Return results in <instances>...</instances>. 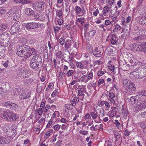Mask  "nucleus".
<instances>
[{
  "mask_svg": "<svg viewBox=\"0 0 146 146\" xmlns=\"http://www.w3.org/2000/svg\"><path fill=\"white\" fill-rule=\"evenodd\" d=\"M44 6V3L42 2H36L33 5L34 8L39 12L43 11Z\"/></svg>",
  "mask_w": 146,
  "mask_h": 146,
  "instance_id": "7ed1b4c3",
  "label": "nucleus"
},
{
  "mask_svg": "<svg viewBox=\"0 0 146 146\" xmlns=\"http://www.w3.org/2000/svg\"><path fill=\"white\" fill-rule=\"evenodd\" d=\"M146 108V103H144L143 102H138L136 104L133 109L134 111L138 112Z\"/></svg>",
  "mask_w": 146,
  "mask_h": 146,
  "instance_id": "f03ea898",
  "label": "nucleus"
},
{
  "mask_svg": "<svg viewBox=\"0 0 146 146\" xmlns=\"http://www.w3.org/2000/svg\"><path fill=\"white\" fill-rule=\"evenodd\" d=\"M84 20L85 19L84 18L80 17L78 18L76 21H78L82 25H83L84 23Z\"/></svg>",
  "mask_w": 146,
  "mask_h": 146,
  "instance_id": "49530a36",
  "label": "nucleus"
},
{
  "mask_svg": "<svg viewBox=\"0 0 146 146\" xmlns=\"http://www.w3.org/2000/svg\"><path fill=\"white\" fill-rule=\"evenodd\" d=\"M17 105L13 103L11 104L10 107L11 109H16L17 108Z\"/></svg>",
  "mask_w": 146,
  "mask_h": 146,
  "instance_id": "680f3d73",
  "label": "nucleus"
},
{
  "mask_svg": "<svg viewBox=\"0 0 146 146\" xmlns=\"http://www.w3.org/2000/svg\"><path fill=\"white\" fill-rule=\"evenodd\" d=\"M109 97L108 100L110 101L111 104H115V99L114 94L112 92H109L108 95Z\"/></svg>",
  "mask_w": 146,
  "mask_h": 146,
  "instance_id": "6e6552de",
  "label": "nucleus"
},
{
  "mask_svg": "<svg viewBox=\"0 0 146 146\" xmlns=\"http://www.w3.org/2000/svg\"><path fill=\"white\" fill-rule=\"evenodd\" d=\"M9 116V121L12 120V121H15L16 120L17 118V115L15 113H14L12 111L10 112V115Z\"/></svg>",
  "mask_w": 146,
  "mask_h": 146,
  "instance_id": "b1692460",
  "label": "nucleus"
},
{
  "mask_svg": "<svg viewBox=\"0 0 146 146\" xmlns=\"http://www.w3.org/2000/svg\"><path fill=\"white\" fill-rule=\"evenodd\" d=\"M74 71L71 70H69L68 71H67L66 72H65L64 74L67 75L68 77L71 76L73 74Z\"/></svg>",
  "mask_w": 146,
  "mask_h": 146,
  "instance_id": "a19ab883",
  "label": "nucleus"
},
{
  "mask_svg": "<svg viewBox=\"0 0 146 146\" xmlns=\"http://www.w3.org/2000/svg\"><path fill=\"white\" fill-rule=\"evenodd\" d=\"M139 23L141 25H146V15H144L138 17Z\"/></svg>",
  "mask_w": 146,
  "mask_h": 146,
  "instance_id": "f8f14e48",
  "label": "nucleus"
},
{
  "mask_svg": "<svg viewBox=\"0 0 146 146\" xmlns=\"http://www.w3.org/2000/svg\"><path fill=\"white\" fill-rule=\"evenodd\" d=\"M138 12L140 15H143L146 13L145 8L143 6H141L137 8Z\"/></svg>",
  "mask_w": 146,
  "mask_h": 146,
  "instance_id": "a211bd4d",
  "label": "nucleus"
},
{
  "mask_svg": "<svg viewBox=\"0 0 146 146\" xmlns=\"http://www.w3.org/2000/svg\"><path fill=\"white\" fill-rule=\"evenodd\" d=\"M98 110L99 112H98V117L100 119V116L102 117L104 115V112L102 108L99 109Z\"/></svg>",
  "mask_w": 146,
  "mask_h": 146,
  "instance_id": "ea45409f",
  "label": "nucleus"
},
{
  "mask_svg": "<svg viewBox=\"0 0 146 146\" xmlns=\"http://www.w3.org/2000/svg\"><path fill=\"white\" fill-rule=\"evenodd\" d=\"M96 32V31L95 30H94L90 31L89 33V36L90 37H92L93 36Z\"/></svg>",
  "mask_w": 146,
  "mask_h": 146,
  "instance_id": "bf43d9fd",
  "label": "nucleus"
},
{
  "mask_svg": "<svg viewBox=\"0 0 146 146\" xmlns=\"http://www.w3.org/2000/svg\"><path fill=\"white\" fill-rule=\"evenodd\" d=\"M129 76L131 78L136 79H138L139 78V77H140V76H139L138 72L137 70L136 71H133L131 72L129 74Z\"/></svg>",
  "mask_w": 146,
  "mask_h": 146,
  "instance_id": "4468645a",
  "label": "nucleus"
},
{
  "mask_svg": "<svg viewBox=\"0 0 146 146\" xmlns=\"http://www.w3.org/2000/svg\"><path fill=\"white\" fill-rule=\"evenodd\" d=\"M72 60V58L70 54L68 56V57L67 58L66 60H64L65 62H67L68 63H70Z\"/></svg>",
  "mask_w": 146,
  "mask_h": 146,
  "instance_id": "052dcab7",
  "label": "nucleus"
},
{
  "mask_svg": "<svg viewBox=\"0 0 146 146\" xmlns=\"http://www.w3.org/2000/svg\"><path fill=\"white\" fill-rule=\"evenodd\" d=\"M70 102L73 106H76V102L74 99V98L71 99Z\"/></svg>",
  "mask_w": 146,
  "mask_h": 146,
  "instance_id": "774afa93",
  "label": "nucleus"
},
{
  "mask_svg": "<svg viewBox=\"0 0 146 146\" xmlns=\"http://www.w3.org/2000/svg\"><path fill=\"white\" fill-rule=\"evenodd\" d=\"M87 76L86 75L82 76L81 78L78 79V82H87Z\"/></svg>",
  "mask_w": 146,
  "mask_h": 146,
  "instance_id": "2f4dec72",
  "label": "nucleus"
},
{
  "mask_svg": "<svg viewBox=\"0 0 146 146\" xmlns=\"http://www.w3.org/2000/svg\"><path fill=\"white\" fill-rule=\"evenodd\" d=\"M31 60H33L34 61L38 63L41 62L42 58L41 56L39 54L37 53L33 56Z\"/></svg>",
  "mask_w": 146,
  "mask_h": 146,
  "instance_id": "9b49d317",
  "label": "nucleus"
},
{
  "mask_svg": "<svg viewBox=\"0 0 146 146\" xmlns=\"http://www.w3.org/2000/svg\"><path fill=\"white\" fill-rule=\"evenodd\" d=\"M114 134L115 137L116 138V141H119L120 140V139H121L122 137L118 132L116 131L114 132Z\"/></svg>",
  "mask_w": 146,
  "mask_h": 146,
  "instance_id": "f704fd0d",
  "label": "nucleus"
},
{
  "mask_svg": "<svg viewBox=\"0 0 146 146\" xmlns=\"http://www.w3.org/2000/svg\"><path fill=\"white\" fill-rule=\"evenodd\" d=\"M6 12V10L4 7H1L0 8V14L2 15Z\"/></svg>",
  "mask_w": 146,
  "mask_h": 146,
  "instance_id": "69168bd1",
  "label": "nucleus"
},
{
  "mask_svg": "<svg viewBox=\"0 0 146 146\" xmlns=\"http://www.w3.org/2000/svg\"><path fill=\"white\" fill-rule=\"evenodd\" d=\"M117 42L116 37L115 35L113 34L111 39V43L113 44H115Z\"/></svg>",
  "mask_w": 146,
  "mask_h": 146,
  "instance_id": "473e14b6",
  "label": "nucleus"
},
{
  "mask_svg": "<svg viewBox=\"0 0 146 146\" xmlns=\"http://www.w3.org/2000/svg\"><path fill=\"white\" fill-rule=\"evenodd\" d=\"M117 109L116 107H113L111 110L109 112V116L112 117L116 114Z\"/></svg>",
  "mask_w": 146,
  "mask_h": 146,
  "instance_id": "412c9836",
  "label": "nucleus"
},
{
  "mask_svg": "<svg viewBox=\"0 0 146 146\" xmlns=\"http://www.w3.org/2000/svg\"><path fill=\"white\" fill-rule=\"evenodd\" d=\"M94 55L97 57H100L101 56V52L98 50V48L96 47L94 49V51L93 52Z\"/></svg>",
  "mask_w": 146,
  "mask_h": 146,
  "instance_id": "4be33fe9",
  "label": "nucleus"
},
{
  "mask_svg": "<svg viewBox=\"0 0 146 146\" xmlns=\"http://www.w3.org/2000/svg\"><path fill=\"white\" fill-rule=\"evenodd\" d=\"M75 13L79 16H83L85 14L86 11L84 8L83 7L81 8L78 6H77L75 7Z\"/></svg>",
  "mask_w": 146,
  "mask_h": 146,
  "instance_id": "20e7f679",
  "label": "nucleus"
},
{
  "mask_svg": "<svg viewBox=\"0 0 146 146\" xmlns=\"http://www.w3.org/2000/svg\"><path fill=\"white\" fill-rule=\"evenodd\" d=\"M136 98H137L136 96L135 97L132 96L131 98L130 101L131 102L132 104H134L135 103L137 104L139 101L138 98L136 99Z\"/></svg>",
  "mask_w": 146,
  "mask_h": 146,
  "instance_id": "c9c22d12",
  "label": "nucleus"
},
{
  "mask_svg": "<svg viewBox=\"0 0 146 146\" xmlns=\"http://www.w3.org/2000/svg\"><path fill=\"white\" fill-rule=\"evenodd\" d=\"M71 41L69 40H66L65 42V48H69L71 46Z\"/></svg>",
  "mask_w": 146,
  "mask_h": 146,
  "instance_id": "7c9ffc66",
  "label": "nucleus"
},
{
  "mask_svg": "<svg viewBox=\"0 0 146 146\" xmlns=\"http://www.w3.org/2000/svg\"><path fill=\"white\" fill-rule=\"evenodd\" d=\"M34 13V11L30 8H26L25 9V13L27 15H33Z\"/></svg>",
  "mask_w": 146,
  "mask_h": 146,
  "instance_id": "aec40b11",
  "label": "nucleus"
},
{
  "mask_svg": "<svg viewBox=\"0 0 146 146\" xmlns=\"http://www.w3.org/2000/svg\"><path fill=\"white\" fill-rule=\"evenodd\" d=\"M65 107L68 110H70L72 109V106L70 104H66L65 105Z\"/></svg>",
  "mask_w": 146,
  "mask_h": 146,
  "instance_id": "603ef678",
  "label": "nucleus"
},
{
  "mask_svg": "<svg viewBox=\"0 0 146 146\" xmlns=\"http://www.w3.org/2000/svg\"><path fill=\"white\" fill-rule=\"evenodd\" d=\"M105 25L106 26L110 25H111V27H112L113 26V24H111V22L108 19L106 20L105 21Z\"/></svg>",
  "mask_w": 146,
  "mask_h": 146,
  "instance_id": "8fccbe9b",
  "label": "nucleus"
},
{
  "mask_svg": "<svg viewBox=\"0 0 146 146\" xmlns=\"http://www.w3.org/2000/svg\"><path fill=\"white\" fill-rule=\"evenodd\" d=\"M40 25L39 23L31 22L27 23L25 25L26 28L28 30L33 29L39 27Z\"/></svg>",
  "mask_w": 146,
  "mask_h": 146,
  "instance_id": "0eeeda50",
  "label": "nucleus"
},
{
  "mask_svg": "<svg viewBox=\"0 0 146 146\" xmlns=\"http://www.w3.org/2000/svg\"><path fill=\"white\" fill-rule=\"evenodd\" d=\"M59 113L57 111L54 112L53 114L52 117L54 118H56V117H59Z\"/></svg>",
  "mask_w": 146,
  "mask_h": 146,
  "instance_id": "5fc2aeb1",
  "label": "nucleus"
},
{
  "mask_svg": "<svg viewBox=\"0 0 146 146\" xmlns=\"http://www.w3.org/2000/svg\"><path fill=\"white\" fill-rule=\"evenodd\" d=\"M117 10V7L116 6L113 9H111L110 13L112 15H114L116 13Z\"/></svg>",
  "mask_w": 146,
  "mask_h": 146,
  "instance_id": "37998d69",
  "label": "nucleus"
},
{
  "mask_svg": "<svg viewBox=\"0 0 146 146\" xmlns=\"http://www.w3.org/2000/svg\"><path fill=\"white\" fill-rule=\"evenodd\" d=\"M28 52H29L30 54H31V56L33 54L35 55V54L37 53V50L34 48H31Z\"/></svg>",
  "mask_w": 146,
  "mask_h": 146,
  "instance_id": "58836bf2",
  "label": "nucleus"
},
{
  "mask_svg": "<svg viewBox=\"0 0 146 146\" xmlns=\"http://www.w3.org/2000/svg\"><path fill=\"white\" fill-rule=\"evenodd\" d=\"M135 46L134 47V50L139 51L141 50H143V48L142 46L143 45H140L137 43H135Z\"/></svg>",
  "mask_w": 146,
  "mask_h": 146,
  "instance_id": "cd10ccee",
  "label": "nucleus"
},
{
  "mask_svg": "<svg viewBox=\"0 0 146 146\" xmlns=\"http://www.w3.org/2000/svg\"><path fill=\"white\" fill-rule=\"evenodd\" d=\"M16 54L20 56L24 57L25 56V54H26V51L23 49H20L19 46V49H17Z\"/></svg>",
  "mask_w": 146,
  "mask_h": 146,
  "instance_id": "f3484780",
  "label": "nucleus"
},
{
  "mask_svg": "<svg viewBox=\"0 0 146 146\" xmlns=\"http://www.w3.org/2000/svg\"><path fill=\"white\" fill-rule=\"evenodd\" d=\"M28 71L27 70H24L22 72V74H23V77H28L27 75Z\"/></svg>",
  "mask_w": 146,
  "mask_h": 146,
  "instance_id": "4d7b16f0",
  "label": "nucleus"
},
{
  "mask_svg": "<svg viewBox=\"0 0 146 146\" xmlns=\"http://www.w3.org/2000/svg\"><path fill=\"white\" fill-rule=\"evenodd\" d=\"M114 124L117 126V128L119 129L121 127V124L119 122L118 120H115Z\"/></svg>",
  "mask_w": 146,
  "mask_h": 146,
  "instance_id": "3c124183",
  "label": "nucleus"
},
{
  "mask_svg": "<svg viewBox=\"0 0 146 146\" xmlns=\"http://www.w3.org/2000/svg\"><path fill=\"white\" fill-rule=\"evenodd\" d=\"M24 90L22 88H16L13 90V94L14 95H17L21 94L24 93Z\"/></svg>",
  "mask_w": 146,
  "mask_h": 146,
  "instance_id": "ddd939ff",
  "label": "nucleus"
},
{
  "mask_svg": "<svg viewBox=\"0 0 146 146\" xmlns=\"http://www.w3.org/2000/svg\"><path fill=\"white\" fill-rule=\"evenodd\" d=\"M33 80L32 78L26 79L24 81L25 83L27 84H30L33 82Z\"/></svg>",
  "mask_w": 146,
  "mask_h": 146,
  "instance_id": "c03bdc74",
  "label": "nucleus"
},
{
  "mask_svg": "<svg viewBox=\"0 0 146 146\" xmlns=\"http://www.w3.org/2000/svg\"><path fill=\"white\" fill-rule=\"evenodd\" d=\"M54 130L55 131H58L60 128V125L58 124L55 125L53 127Z\"/></svg>",
  "mask_w": 146,
  "mask_h": 146,
  "instance_id": "0e129e2a",
  "label": "nucleus"
},
{
  "mask_svg": "<svg viewBox=\"0 0 146 146\" xmlns=\"http://www.w3.org/2000/svg\"><path fill=\"white\" fill-rule=\"evenodd\" d=\"M16 11L15 8H13L10 9L7 13L8 16L10 17L13 16Z\"/></svg>",
  "mask_w": 146,
  "mask_h": 146,
  "instance_id": "393cba45",
  "label": "nucleus"
},
{
  "mask_svg": "<svg viewBox=\"0 0 146 146\" xmlns=\"http://www.w3.org/2000/svg\"><path fill=\"white\" fill-rule=\"evenodd\" d=\"M130 84L126 88V89L129 90L131 93H134L136 89V87L133 82H131Z\"/></svg>",
  "mask_w": 146,
  "mask_h": 146,
  "instance_id": "9d476101",
  "label": "nucleus"
},
{
  "mask_svg": "<svg viewBox=\"0 0 146 146\" xmlns=\"http://www.w3.org/2000/svg\"><path fill=\"white\" fill-rule=\"evenodd\" d=\"M20 49H23L24 50L27 52L29 51V50L31 48L28 45L23 44L22 45L20 46Z\"/></svg>",
  "mask_w": 146,
  "mask_h": 146,
  "instance_id": "a878e982",
  "label": "nucleus"
},
{
  "mask_svg": "<svg viewBox=\"0 0 146 146\" xmlns=\"http://www.w3.org/2000/svg\"><path fill=\"white\" fill-rule=\"evenodd\" d=\"M21 23L19 21H17L12 26L10 30L11 34L13 35L14 33H17L19 30Z\"/></svg>",
  "mask_w": 146,
  "mask_h": 146,
  "instance_id": "f257e3e1",
  "label": "nucleus"
},
{
  "mask_svg": "<svg viewBox=\"0 0 146 146\" xmlns=\"http://www.w3.org/2000/svg\"><path fill=\"white\" fill-rule=\"evenodd\" d=\"M58 89L55 90L52 94L51 96L52 97H54L55 96L57 95L58 93Z\"/></svg>",
  "mask_w": 146,
  "mask_h": 146,
  "instance_id": "13d9d810",
  "label": "nucleus"
},
{
  "mask_svg": "<svg viewBox=\"0 0 146 146\" xmlns=\"http://www.w3.org/2000/svg\"><path fill=\"white\" fill-rule=\"evenodd\" d=\"M136 98H138L139 102H143V99L146 98V90H144L141 91L140 92L139 94L136 96Z\"/></svg>",
  "mask_w": 146,
  "mask_h": 146,
  "instance_id": "39448f33",
  "label": "nucleus"
},
{
  "mask_svg": "<svg viewBox=\"0 0 146 146\" xmlns=\"http://www.w3.org/2000/svg\"><path fill=\"white\" fill-rule=\"evenodd\" d=\"M106 73V71H102V70H100L98 72L97 75L99 76H101Z\"/></svg>",
  "mask_w": 146,
  "mask_h": 146,
  "instance_id": "864d4df0",
  "label": "nucleus"
},
{
  "mask_svg": "<svg viewBox=\"0 0 146 146\" xmlns=\"http://www.w3.org/2000/svg\"><path fill=\"white\" fill-rule=\"evenodd\" d=\"M10 111H3L1 114L2 118L5 119L9 121Z\"/></svg>",
  "mask_w": 146,
  "mask_h": 146,
  "instance_id": "1a4fd4ad",
  "label": "nucleus"
},
{
  "mask_svg": "<svg viewBox=\"0 0 146 146\" xmlns=\"http://www.w3.org/2000/svg\"><path fill=\"white\" fill-rule=\"evenodd\" d=\"M109 10V7L106 6L104 7L103 8V15L105 16L106 14L108 12Z\"/></svg>",
  "mask_w": 146,
  "mask_h": 146,
  "instance_id": "e433bc0d",
  "label": "nucleus"
},
{
  "mask_svg": "<svg viewBox=\"0 0 146 146\" xmlns=\"http://www.w3.org/2000/svg\"><path fill=\"white\" fill-rule=\"evenodd\" d=\"M122 81L123 87L125 88H127L131 82V81L126 78L122 79Z\"/></svg>",
  "mask_w": 146,
  "mask_h": 146,
  "instance_id": "2eb2a0df",
  "label": "nucleus"
},
{
  "mask_svg": "<svg viewBox=\"0 0 146 146\" xmlns=\"http://www.w3.org/2000/svg\"><path fill=\"white\" fill-rule=\"evenodd\" d=\"M90 115L93 119H96L98 116L97 113L95 112H92L90 114Z\"/></svg>",
  "mask_w": 146,
  "mask_h": 146,
  "instance_id": "09e8293b",
  "label": "nucleus"
},
{
  "mask_svg": "<svg viewBox=\"0 0 146 146\" xmlns=\"http://www.w3.org/2000/svg\"><path fill=\"white\" fill-rule=\"evenodd\" d=\"M14 2L16 3H28V1L26 0H13Z\"/></svg>",
  "mask_w": 146,
  "mask_h": 146,
  "instance_id": "4c0bfd02",
  "label": "nucleus"
},
{
  "mask_svg": "<svg viewBox=\"0 0 146 146\" xmlns=\"http://www.w3.org/2000/svg\"><path fill=\"white\" fill-rule=\"evenodd\" d=\"M38 62H35L33 60H31L30 63L31 67L33 69H35L37 68L39 65Z\"/></svg>",
  "mask_w": 146,
  "mask_h": 146,
  "instance_id": "5701e85b",
  "label": "nucleus"
},
{
  "mask_svg": "<svg viewBox=\"0 0 146 146\" xmlns=\"http://www.w3.org/2000/svg\"><path fill=\"white\" fill-rule=\"evenodd\" d=\"M119 65L120 68L123 71L128 70L129 69L128 64L124 60L120 62Z\"/></svg>",
  "mask_w": 146,
  "mask_h": 146,
  "instance_id": "423d86ee",
  "label": "nucleus"
},
{
  "mask_svg": "<svg viewBox=\"0 0 146 146\" xmlns=\"http://www.w3.org/2000/svg\"><path fill=\"white\" fill-rule=\"evenodd\" d=\"M62 10L60 9L57 10L56 11V14L57 16L60 18H62Z\"/></svg>",
  "mask_w": 146,
  "mask_h": 146,
  "instance_id": "a18cd8bd",
  "label": "nucleus"
},
{
  "mask_svg": "<svg viewBox=\"0 0 146 146\" xmlns=\"http://www.w3.org/2000/svg\"><path fill=\"white\" fill-rule=\"evenodd\" d=\"M129 62L130 64H128L129 66H134L135 65V63H136V62H134L132 60H130Z\"/></svg>",
  "mask_w": 146,
  "mask_h": 146,
  "instance_id": "e2e57ef3",
  "label": "nucleus"
},
{
  "mask_svg": "<svg viewBox=\"0 0 146 146\" xmlns=\"http://www.w3.org/2000/svg\"><path fill=\"white\" fill-rule=\"evenodd\" d=\"M20 15L18 12L17 11L15 12L13 16V20L15 21L18 20L20 18Z\"/></svg>",
  "mask_w": 146,
  "mask_h": 146,
  "instance_id": "bb28decb",
  "label": "nucleus"
},
{
  "mask_svg": "<svg viewBox=\"0 0 146 146\" xmlns=\"http://www.w3.org/2000/svg\"><path fill=\"white\" fill-rule=\"evenodd\" d=\"M121 111L123 116L125 119H126L127 117H129L127 110L123 106H122Z\"/></svg>",
  "mask_w": 146,
  "mask_h": 146,
  "instance_id": "dca6fc26",
  "label": "nucleus"
},
{
  "mask_svg": "<svg viewBox=\"0 0 146 146\" xmlns=\"http://www.w3.org/2000/svg\"><path fill=\"white\" fill-rule=\"evenodd\" d=\"M5 50L4 49H2L0 48V57H2L4 56Z\"/></svg>",
  "mask_w": 146,
  "mask_h": 146,
  "instance_id": "6e6d98bb",
  "label": "nucleus"
},
{
  "mask_svg": "<svg viewBox=\"0 0 146 146\" xmlns=\"http://www.w3.org/2000/svg\"><path fill=\"white\" fill-rule=\"evenodd\" d=\"M9 34L7 32H5L1 34V39L2 40L7 39L9 37Z\"/></svg>",
  "mask_w": 146,
  "mask_h": 146,
  "instance_id": "c85d7f7f",
  "label": "nucleus"
},
{
  "mask_svg": "<svg viewBox=\"0 0 146 146\" xmlns=\"http://www.w3.org/2000/svg\"><path fill=\"white\" fill-rule=\"evenodd\" d=\"M137 70L138 72L139 76H140L139 78H143L146 76V73L144 72V70L140 68L138 69Z\"/></svg>",
  "mask_w": 146,
  "mask_h": 146,
  "instance_id": "6ab92c4d",
  "label": "nucleus"
},
{
  "mask_svg": "<svg viewBox=\"0 0 146 146\" xmlns=\"http://www.w3.org/2000/svg\"><path fill=\"white\" fill-rule=\"evenodd\" d=\"M76 64L78 68L81 69H83L84 68L83 64L80 62H76Z\"/></svg>",
  "mask_w": 146,
  "mask_h": 146,
  "instance_id": "c756f323",
  "label": "nucleus"
},
{
  "mask_svg": "<svg viewBox=\"0 0 146 146\" xmlns=\"http://www.w3.org/2000/svg\"><path fill=\"white\" fill-rule=\"evenodd\" d=\"M35 111H37V112L38 113V115H42L43 110L41 108H38L37 109H36Z\"/></svg>",
  "mask_w": 146,
  "mask_h": 146,
  "instance_id": "de8ad7c7",
  "label": "nucleus"
},
{
  "mask_svg": "<svg viewBox=\"0 0 146 146\" xmlns=\"http://www.w3.org/2000/svg\"><path fill=\"white\" fill-rule=\"evenodd\" d=\"M55 55L56 57L58 58L61 59L63 56L62 53L61 51H58L55 53Z\"/></svg>",
  "mask_w": 146,
  "mask_h": 146,
  "instance_id": "79ce46f5",
  "label": "nucleus"
},
{
  "mask_svg": "<svg viewBox=\"0 0 146 146\" xmlns=\"http://www.w3.org/2000/svg\"><path fill=\"white\" fill-rule=\"evenodd\" d=\"M61 28V27H55L54 28V31L55 33V34L57 33H58L60 29Z\"/></svg>",
  "mask_w": 146,
  "mask_h": 146,
  "instance_id": "338daca9",
  "label": "nucleus"
},
{
  "mask_svg": "<svg viewBox=\"0 0 146 146\" xmlns=\"http://www.w3.org/2000/svg\"><path fill=\"white\" fill-rule=\"evenodd\" d=\"M8 28V27L4 24H1L0 25V31H3Z\"/></svg>",
  "mask_w": 146,
  "mask_h": 146,
  "instance_id": "72a5a7b5",
  "label": "nucleus"
}]
</instances>
